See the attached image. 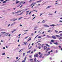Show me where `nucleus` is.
<instances>
[{
	"instance_id": "dca6fc26",
	"label": "nucleus",
	"mask_w": 62,
	"mask_h": 62,
	"mask_svg": "<svg viewBox=\"0 0 62 62\" xmlns=\"http://www.w3.org/2000/svg\"><path fill=\"white\" fill-rule=\"evenodd\" d=\"M29 57L30 58H32V55H30L29 56Z\"/></svg>"
},
{
	"instance_id": "473e14b6",
	"label": "nucleus",
	"mask_w": 62,
	"mask_h": 62,
	"mask_svg": "<svg viewBox=\"0 0 62 62\" xmlns=\"http://www.w3.org/2000/svg\"><path fill=\"white\" fill-rule=\"evenodd\" d=\"M28 31V30H26L25 31H24V32H26V31Z\"/></svg>"
},
{
	"instance_id": "2f4dec72",
	"label": "nucleus",
	"mask_w": 62,
	"mask_h": 62,
	"mask_svg": "<svg viewBox=\"0 0 62 62\" xmlns=\"http://www.w3.org/2000/svg\"><path fill=\"white\" fill-rule=\"evenodd\" d=\"M42 23H45V21H44V20H43L42 21Z\"/></svg>"
},
{
	"instance_id": "a18cd8bd",
	"label": "nucleus",
	"mask_w": 62,
	"mask_h": 62,
	"mask_svg": "<svg viewBox=\"0 0 62 62\" xmlns=\"http://www.w3.org/2000/svg\"><path fill=\"white\" fill-rule=\"evenodd\" d=\"M19 59H19L18 60L16 61H15V62H17V61H18L19 60Z\"/></svg>"
},
{
	"instance_id": "603ef678",
	"label": "nucleus",
	"mask_w": 62,
	"mask_h": 62,
	"mask_svg": "<svg viewBox=\"0 0 62 62\" xmlns=\"http://www.w3.org/2000/svg\"><path fill=\"white\" fill-rule=\"evenodd\" d=\"M34 35V34L33 33H32L31 34V36H33Z\"/></svg>"
},
{
	"instance_id": "c03bdc74",
	"label": "nucleus",
	"mask_w": 62,
	"mask_h": 62,
	"mask_svg": "<svg viewBox=\"0 0 62 62\" xmlns=\"http://www.w3.org/2000/svg\"><path fill=\"white\" fill-rule=\"evenodd\" d=\"M31 48H32V46H31L30 47V48H29V49H30Z\"/></svg>"
},
{
	"instance_id": "4d7b16f0",
	"label": "nucleus",
	"mask_w": 62,
	"mask_h": 62,
	"mask_svg": "<svg viewBox=\"0 0 62 62\" xmlns=\"http://www.w3.org/2000/svg\"><path fill=\"white\" fill-rule=\"evenodd\" d=\"M19 58V57H17L16 58V59H18Z\"/></svg>"
},
{
	"instance_id": "ddd939ff",
	"label": "nucleus",
	"mask_w": 62,
	"mask_h": 62,
	"mask_svg": "<svg viewBox=\"0 0 62 62\" xmlns=\"http://www.w3.org/2000/svg\"><path fill=\"white\" fill-rule=\"evenodd\" d=\"M34 62H36V61H37V59L36 58H35L34 60Z\"/></svg>"
},
{
	"instance_id": "09e8293b",
	"label": "nucleus",
	"mask_w": 62,
	"mask_h": 62,
	"mask_svg": "<svg viewBox=\"0 0 62 62\" xmlns=\"http://www.w3.org/2000/svg\"><path fill=\"white\" fill-rule=\"evenodd\" d=\"M31 12H30L29 14V15H30L31 14Z\"/></svg>"
},
{
	"instance_id": "c756f323",
	"label": "nucleus",
	"mask_w": 62,
	"mask_h": 62,
	"mask_svg": "<svg viewBox=\"0 0 62 62\" xmlns=\"http://www.w3.org/2000/svg\"><path fill=\"white\" fill-rule=\"evenodd\" d=\"M38 38L39 39H40V38H41V37L39 36Z\"/></svg>"
},
{
	"instance_id": "6e6552de",
	"label": "nucleus",
	"mask_w": 62,
	"mask_h": 62,
	"mask_svg": "<svg viewBox=\"0 0 62 62\" xmlns=\"http://www.w3.org/2000/svg\"><path fill=\"white\" fill-rule=\"evenodd\" d=\"M51 42H53L54 43V40H51Z\"/></svg>"
},
{
	"instance_id": "58836bf2",
	"label": "nucleus",
	"mask_w": 62,
	"mask_h": 62,
	"mask_svg": "<svg viewBox=\"0 0 62 62\" xmlns=\"http://www.w3.org/2000/svg\"><path fill=\"white\" fill-rule=\"evenodd\" d=\"M6 1H4L3 2V3H6Z\"/></svg>"
},
{
	"instance_id": "f8f14e48",
	"label": "nucleus",
	"mask_w": 62,
	"mask_h": 62,
	"mask_svg": "<svg viewBox=\"0 0 62 62\" xmlns=\"http://www.w3.org/2000/svg\"><path fill=\"white\" fill-rule=\"evenodd\" d=\"M62 39V37H60V38H59V40H60V39Z\"/></svg>"
},
{
	"instance_id": "680f3d73",
	"label": "nucleus",
	"mask_w": 62,
	"mask_h": 62,
	"mask_svg": "<svg viewBox=\"0 0 62 62\" xmlns=\"http://www.w3.org/2000/svg\"><path fill=\"white\" fill-rule=\"evenodd\" d=\"M44 32H42V34H44Z\"/></svg>"
},
{
	"instance_id": "de8ad7c7",
	"label": "nucleus",
	"mask_w": 62,
	"mask_h": 62,
	"mask_svg": "<svg viewBox=\"0 0 62 62\" xmlns=\"http://www.w3.org/2000/svg\"><path fill=\"white\" fill-rule=\"evenodd\" d=\"M61 32H62V31H60L59 32V33H61Z\"/></svg>"
},
{
	"instance_id": "1a4fd4ad",
	"label": "nucleus",
	"mask_w": 62,
	"mask_h": 62,
	"mask_svg": "<svg viewBox=\"0 0 62 62\" xmlns=\"http://www.w3.org/2000/svg\"><path fill=\"white\" fill-rule=\"evenodd\" d=\"M54 44H55V45H57V44H58V43L57 42L54 43Z\"/></svg>"
},
{
	"instance_id": "338daca9",
	"label": "nucleus",
	"mask_w": 62,
	"mask_h": 62,
	"mask_svg": "<svg viewBox=\"0 0 62 62\" xmlns=\"http://www.w3.org/2000/svg\"><path fill=\"white\" fill-rule=\"evenodd\" d=\"M50 60H52V58H51V57L50 58Z\"/></svg>"
},
{
	"instance_id": "393cba45",
	"label": "nucleus",
	"mask_w": 62,
	"mask_h": 62,
	"mask_svg": "<svg viewBox=\"0 0 62 62\" xmlns=\"http://www.w3.org/2000/svg\"><path fill=\"white\" fill-rule=\"evenodd\" d=\"M19 2H20V1H17L16 2V4H18V3H19Z\"/></svg>"
},
{
	"instance_id": "7ed1b4c3",
	"label": "nucleus",
	"mask_w": 62,
	"mask_h": 62,
	"mask_svg": "<svg viewBox=\"0 0 62 62\" xmlns=\"http://www.w3.org/2000/svg\"><path fill=\"white\" fill-rule=\"evenodd\" d=\"M50 50V48H48L46 50V52H48V51H49V50Z\"/></svg>"
},
{
	"instance_id": "e433bc0d",
	"label": "nucleus",
	"mask_w": 62,
	"mask_h": 62,
	"mask_svg": "<svg viewBox=\"0 0 62 62\" xmlns=\"http://www.w3.org/2000/svg\"><path fill=\"white\" fill-rule=\"evenodd\" d=\"M42 14H43L41 13V14H40V15L39 16H41V15H42Z\"/></svg>"
},
{
	"instance_id": "5fc2aeb1",
	"label": "nucleus",
	"mask_w": 62,
	"mask_h": 62,
	"mask_svg": "<svg viewBox=\"0 0 62 62\" xmlns=\"http://www.w3.org/2000/svg\"><path fill=\"white\" fill-rule=\"evenodd\" d=\"M36 16L35 17H34L32 19V20H34V19H35V18H36Z\"/></svg>"
},
{
	"instance_id": "2eb2a0df",
	"label": "nucleus",
	"mask_w": 62,
	"mask_h": 62,
	"mask_svg": "<svg viewBox=\"0 0 62 62\" xmlns=\"http://www.w3.org/2000/svg\"><path fill=\"white\" fill-rule=\"evenodd\" d=\"M41 0H40L39 1H37L36 2L37 3H39V2H41Z\"/></svg>"
},
{
	"instance_id": "9d476101",
	"label": "nucleus",
	"mask_w": 62,
	"mask_h": 62,
	"mask_svg": "<svg viewBox=\"0 0 62 62\" xmlns=\"http://www.w3.org/2000/svg\"><path fill=\"white\" fill-rule=\"evenodd\" d=\"M8 33H6L5 34V35L6 36H8Z\"/></svg>"
},
{
	"instance_id": "423d86ee",
	"label": "nucleus",
	"mask_w": 62,
	"mask_h": 62,
	"mask_svg": "<svg viewBox=\"0 0 62 62\" xmlns=\"http://www.w3.org/2000/svg\"><path fill=\"white\" fill-rule=\"evenodd\" d=\"M51 6H48L46 8V9H47V8H51Z\"/></svg>"
},
{
	"instance_id": "0eeeda50",
	"label": "nucleus",
	"mask_w": 62,
	"mask_h": 62,
	"mask_svg": "<svg viewBox=\"0 0 62 62\" xmlns=\"http://www.w3.org/2000/svg\"><path fill=\"white\" fill-rule=\"evenodd\" d=\"M46 46H47V47H50V45H48L47 44H46Z\"/></svg>"
},
{
	"instance_id": "cd10ccee",
	"label": "nucleus",
	"mask_w": 62,
	"mask_h": 62,
	"mask_svg": "<svg viewBox=\"0 0 62 62\" xmlns=\"http://www.w3.org/2000/svg\"><path fill=\"white\" fill-rule=\"evenodd\" d=\"M47 38H50V36H49L48 35L47 36Z\"/></svg>"
},
{
	"instance_id": "6ab92c4d",
	"label": "nucleus",
	"mask_w": 62,
	"mask_h": 62,
	"mask_svg": "<svg viewBox=\"0 0 62 62\" xmlns=\"http://www.w3.org/2000/svg\"><path fill=\"white\" fill-rule=\"evenodd\" d=\"M23 13V12H22L21 13H20V14L18 15H22V14Z\"/></svg>"
},
{
	"instance_id": "4468645a",
	"label": "nucleus",
	"mask_w": 62,
	"mask_h": 62,
	"mask_svg": "<svg viewBox=\"0 0 62 62\" xmlns=\"http://www.w3.org/2000/svg\"><path fill=\"white\" fill-rule=\"evenodd\" d=\"M6 33V32H1V33L2 34H5V33Z\"/></svg>"
},
{
	"instance_id": "9b49d317",
	"label": "nucleus",
	"mask_w": 62,
	"mask_h": 62,
	"mask_svg": "<svg viewBox=\"0 0 62 62\" xmlns=\"http://www.w3.org/2000/svg\"><path fill=\"white\" fill-rule=\"evenodd\" d=\"M30 52H31V51L30 50H29V51L27 52V54H29V53H30Z\"/></svg>"
},
{
	"instance_id": "3c124183",
	"label": "nucleus",
	"mask_w": 62,
	"mask_h": 62,
	"mask_svg": "<svg viewBox=\"0 0 62 62\" xmlns=\"http://www.w3.org/2000/svg\"><path fill=\"white\" fill-rule=\"evenodd\" d=\"M30 11H27L26 12V13H28V12H29Z\"/></svg>"
},
{
	"instance_id": "bb28decb",
	"label": "nucleus",
	"mask_w": 62,
	"mask_h": 62,
	"mask_svg": "<svg viewBox=\"0 0 62 62\" xmlns=\"http://www.w3.org/2000/svg\"><path fill=\"white\" fill-rule=\"evenodd\" d=\"M34 5V3H32V4H31V7H32L33 5Z\"/></svg>"
},
{
	"instance_id": "a878e982",
	"label": "nucleus",
	"mask_w": 62,
	"mask_h": 62,
	"mask_svg": "<svg viewBox=\"0 0 62 62\" xmlns=\"http://www.w3.org/2000/svg\"><path fill=\"white\" fill-rule=\"evenodd\" d=\"M5 53H4L2 54V55H5Z\"/></svg>"
},
{
	"instance_id": "f3484780",
	"label": "nucleus",
	"mask_w": 62,
	"mask_h": 62,
	"mask_svg": "<svg viewBox=\"0 0 62 62\" xmlns=\"http://www.w3.org/2000/svg\"><path fill=\"white\" fill-rule=\"evenodd\" d=\"M56 36L57 37H58V38H59V37H60V36L57 35H56Z\"/></svg>"
},
{
	"instance_id": "79ce46f5",
	"label": "nucleus",
	"mask_w": 62,
	"mask_h": 62,
	"mask_svg": "<svg viewBox=\"0 0 62 62\" xmlns=\"http://www.w3.org/2000/svg\"><path fill=\"white\" fill-rule=\"evenodd\" d=\"M23 3V1H21L20 2V4H22Z\"/></svg>"
},
{
	"instance_id": "412c9836",
	"label": "nucleus",
	"mask_w": 62,
	"mask_h": 62,
	"mask_svg": "<svg viewBox=\"0 0 62 62\" xmlns=\"http://www.w3.org/2000/svg\"><path fill=\"white\" fill-rule=\"evenodd\" d=\"M42 55H40L39 56V57H40V58H41V57H42Z\"/></svg>"
},
{
	"instance_id": "f03ea898",
	"label": "nucleus",
	"mask_w": 62,
	"mask_h": 62,
	"mask_svg": "<svg viewBox=\"0 0 62 62\" xmlns=\"http://www.w3.org/2000/svg\"><path fill=\"white\" fill-rule=\"evenodd\" d=\"M30 60L31 62H34V60L32 59H30Z\"/></svg>"
},
{
	"instance_id": "7c9ffc66",
	"label": "nucleus",
	"mask_w": 62,
	"mask_h": 62,
	"mask_svg": "<svg viewBox=\"0 0 62 62\" xmlns=\"http://www.w3.org/2000/svg\"><path fill=\"white\" fill-rule=\"evenodd\" d=\"M46 27H49V26H48V25H46Z\"/></svg>"
},
{
	"instance_id": "774afa93",
	"label": "nucleus",
	"mask_w": 62,
	"mask_h": 62,
	"mask_svg": "<svg viewBox=\"0 0 62 62\" xmlns=\"http://www.w3.org/2000/svg\"><path fill=\"white\" fill-rule=\"evenodd\" d=\"M16 31V30H13V31L14 32V31Z\"/></svg>"
},
{
	"instance_id": "864d4df0",
	"label": "nucleus",
	"mask_w": 62,
	"mask_h": 62,
	"mask_svg": "<svg viewBox=\"0 0 62 62\" xmlns=\"http://www.w3.org/2000/svg\"><path fill=\"white\" fill-rule=\"evenodd\" d=\"M28 36L27 37H26L25 38V39H27L28 38Z\"/></svg>"
},
{
	"instance_id": "c9c22d12",
	"label": "nucleus",
	"mask_w": 62,
	"mask_h": 62,
	"mask_svg": "<svg viewBox=\"0 0 62 62\" xmlns=\"http://www.w3.org/2000/svg\"><path fill=\"white\" fill-rule=\"evenodd\" d=\"M49 15H53V14H49Z\"/></svg>"
},
{
	"instance_id": "4c0bfd02",
	"label": "nucleus",
	"mask_w": 62,
	"mask_h": 62,
	"mask_svg": "<svg viewBox=\"0 0 62 62\" xmlns=\"http://www.w3.org/2000/svg\"><path fill=\"white\" fill-rule=\"evenodd\" d=\"M39 54H40V52H39Z\"/></svg>"
},
{
	"instance_id": "a211bd4d",
	"label": "nucleus",
	"mask_w": 62,
	"mask_h": 62,
	"mask_svg": "<svg viewBox=\"0 0 62 62\" xmlns=\"http://www.w3.org/2000/svg\"><path fill=\"white\" fill-rule=\"evenodd\" d=\"M50 26H56V25H54V24H52V25H51Z\"/></svg>"
},
{
	"instance_id": "a19ab883",
	"label": "nucleus",
	"mask_w": 62,
	"mask_h": 62,
	"mask_svg": "<svg viewBox=\"0 0 62 62\" xmlns=\"http://www.w3.org/2000/svg\"><path fill=\"white\" fill-rule=\"evenodd\" d=\"M22 50H23V49H22L21 50H20L19 51V52H21Z\"/></svg>"
},
{
	"instance_id": "5701e85b",
	"label": "nucleus",
	"mask_w": 62,
	"mask_h": 62,
	"mask_svg": "<svg viewBox=\"0 0 62 62\" xmlns=\"http://www.w3.org/2000/svg\"><path fill=\"white\" fill-rule=\"evenodd\" d=\"M21 11H19L17 12L16 13H18L19 12H21Z\"/></svg>"
},
{
	"instance_id": "49530a36",
	"label": "nucleus",
	"mask_w": 62,
	"mask_h": 62,
	"mask_svg": "<svg viewBox=\"0 0 62 62\" xmlns=\"http://www.w3.org/2000/svg\"><path fill=\"white\" fill-rule=\"evenodd\" d=\"M59 22L60 23H62V21L60 20V21H59Z\"/></svg>"
},
{
	"instance_id": "6e6d98bb",
	"label": "nucleus",
	"mask_w": 62,
	"mask_h": 62,
	"mask_svg": "<svg viewBox=\"0 0 62 62\" xmlns=\"http://www.w3.org/2000/svg\"><path fill=\"white\" fill-rule=\"evenodd\" d=\"M22 7H23V5H22L20 7V8H21Z\"/></svg>"
},
{
	"instance_id": "39448f33",
	"label": "nucleus",
	"mask_w": 62,
	"mask_h": 62,
	"mask_svg": "<svg viewBox=\"0 0 62 62\" xmlns=\"http://www.w3.org/2000/svg\"><path fill=\"white\" fill-rule=\"evenodd\" d=\"M47 48V47L46 46H44V50H46V49Z\"/></svg>"
},
{
	"instance_id": "4be33fe9",
	"label": "nucleus",
	"mask_w": 62,
	"mask_h": 62,
	"mask_svg": "<svg viewBox=\"0 0 62 62\" xmlns=\"http://www.w3.org/2000/svg\"><path fill=\"white\" fill-rule=\"evenodd\" d=\"M18 20V18L14 20H13V21H15L16 20Z\"/></svg>"
},
{
	"instance_id": "c85d7f7f",
	"label": "nucleus",
	"mask_w": 62,
	"mask_h": 62,
	"mask_svg": "<svg viewBox=\"0 0 62 62\" xmlns=\"http://www.w3.org/2000/svg\"><path fill=\"white\" fill-rule=\"evenodd\" d=\"M27 43V42H24V44L25 45H26V43Z\"/></svg>"
},
{
	"instance_id": "ea45409f",
	"label": "nucleus",
	"mask_w": 62,
	"mask_h": 62,
	"mask_svg": "<svg viewBox=\"0 0 62 62\" xmlns=\"http://www.w3.org/2000/svg\"><path fill=\"white\" fill-rule=\"evenodd\" d=\"M53 50H51L50 52H51V53H53Z\"/></svg>"
},
{
	"instance_id": "f704fd0d",
	"label": "nucleus",
	"mask_w": 62,
	"mask_h": 62,
	"mask_svg": "<svg viewBox=\"0 0 62 62\" xmlns=\"http://www.w3.org/2000/svg\"><path fill=\"white\" fill-rule=\"evenodd\" d=\"M38 48L39 49H41V47L39 46Z\"/></svg>"
},
{
	"instance_id": "69168bd1",
	"label": "nucleus",
	"mask_w": 62,
	"mask_h": 62,
	"mask_svg": "<svg viewBox=\"0 0 62 62\" xmlns=\"http://www.w3.org/2000/svg\"><path fill=\"white\" fill-rule=\"evenodd\" d=\"M48 32H51V30H49L48 31Z\"/></svg>"
},
{
	"instance_id": "13d9d810",
	"label": "nucleus",
	"mask_w": 62,
	"mask_h": 62,
	"mask_svg": "<svg viewBox=\"0 0 62 62\" xmlns=\"http://www.w3.org/2000/svg\"><path fill=\"white\" fill-rule=\"evenodd\" d=\"M25 54V53H23V56H24V55Z\"/></svg>"
},
{
	"instance_id": "bf43d9fd",
	"label": "nucleus",
	"mask_w": 62,
	"mask_h": 62,
	"mask_svg": "<svg viewBox=\"0 0 62 62\" xmlns=\"http://www.w3.org/2000/svg\"><path fill=\"white\" fill-rule=\"evenodd\" d=\"M38 45H41L40 44V43H39Z\"/></svg>"
},
{
	"instance_id": "b1692460",
	"label": "nucleus",
	"mask_w": 62,
	"mask_h": 62,
	"mask_svg": "<svg viewBox=\"0 0 62 62\" xmlns=\"http://www.w3.org/2000/svg\"><path fill=\"white\" fill-rule=\"evenodd\" d=\"M55 33H57L58 32V31L55 30Z\"/></svg>"
},
{
	"instance_id": "8fccbe9b",
	"label": "nucleus",
	"mask_w": 62,
	"mask_h": 62,
	"mask_svg": "<svg viewBox=\"0 0 62 62\" xmlns=\"http://www.w3.org/2000/svg\"><path fill=\"white\" fill-rule=\"evenodd\" d=\"M4 0H0V1L1 2H3V1Z\"/></svg>"
},
{
	"instance_id": "37998d69",
	"label": "nucleus",
	"mask_w": 62,
	"mask_h": 62,
	"mask_svg": "<svg viewBox=\"0 0 62 62\" xmlns=\"http://www.w3.org/2000/svg\"><path fill=\"white\" fill-rule=\"evenodd\" d=\"M46 25H44V26H45V27H46Z\"/></svg>"
},
{
	"instance_id": "aec40b11",
	"label": "nucleus",
	"mask_w": 62,
	"mask_h": 62,
	"mask_svg": "<svg viewBox=\"0 0 62 62\" xmlns=\"http://www.w3.org/2000/svg\"><path fill=\"white\" fill-rule=\"evenodd\" d=\"M31 40V38H30L27 41H29V40Z\"/></svg>"
},
{
	"instance_id": "72a5a7b5",
	"label": "nucleus",
	"mask_w": 62,
	"mask_h": 62,
	"mask_svg": "<svg viewBox=\"0 0 62 62\" xmlns=\"http://www.w3.org/2000/svg\"><path fill=\"white\" fill-rule=\"evenodd\" d=\"M60 36L61 37H62V33H61V34H60Z\"/></svg>"
},
{
	"instance_id": "e2e57ef3",
	"label": "nucleus",
	"mask_w": 62,
	"mask_h": 62,
	"mask_svg": "<svg viewBox=\"0 0 62 62\" xmlns=\"http://www.w3.org/2000/svg\"><path fill=\"white\" fill-rule=\"evenodd\" d=\"M46 36V35L45 34H44L43 35V36L44 37V36Z\"/></svg>"
},
{
	"instance_id": "0e129e2a",
	"label": "nucleus",
	"mask_w": 62,
	"mask_h": 62,
	"mask_svg": "<svg viewBox=\"0 0 62 62\" xmlns=\"http://www.w3.org/2000/svg\"><path fill=\"white\" fill-rule=\"evenodd\" d=\"M10 24H9L8 26H8H10Z\"/></svg>"
},
{
	"instance_id": "052dcab7",
	"label": "nucleus",
	"mask_w": 62,
	"mask_h": 62,
	"mask_svg": "<svg viewBox=\"0 0 62 62\" xmlns=\"http://www.w3.org/2000/svg\"><path fill=\"white\" fill-rule=\"evenodd\" d=\"M40 42V41H38L37 42V43H38V42Z\"/></svg>"
},
{
	"instance_id": "20e7f679",
	"label": "nucleus",
	"mask_w": 62,
	"mask_h": 62,
	"mask_svg": "<svg viewBox=\"0 0 62 62\" xmlns=\"http://www.w3.org/2000/svg\"><path fill=\"white\" fill-rule=\"evenodd\" d=\"M34 56L35 57H36H36H38V54H35L34 55Z\"/></svg>"
},
{
	"instance_id": "f257e3e1",
	"label": "nucleus",
	"mask_w": 62,
	"mask_h": 62,
	"mask_svg": "<svg viewBox=\"0 0 62 62\" xmlns=\"http://www.w3.org/2000/svg\"><path fill=\"white\" fill-rule=\"evenodd\" d=\"M52 38L54 39H56V38L55 37V36H52Z\"/></svg>"
}]
</instances>
